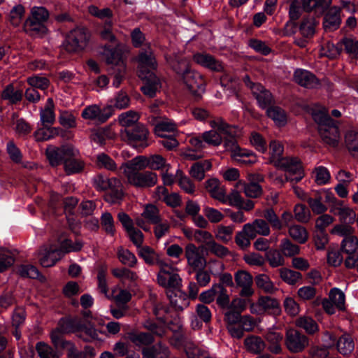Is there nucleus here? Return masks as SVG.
<instances>
[{"mask_svg": "<svg viewBox=\"0 0 358 358\" xmlns=\"http://www.w3.org/2000/svg\"><path fill=\"white\" fill-rule=\"evenodd\" d=\"M145 162V157L138 156L121 166L128 183L136 188H150L157 183L158 177L156 173L142 171L146 168Z\"/></svg>", "mask_w": 358, "mask_h": 358, "instance_id": "2", "label": "nucleus"}, {"mask_svg": "<svg viewBox=\"0 0 358 358\" xmlns=\"http://www.w3.org/2000/svg\"><path fill=\"white\" fill-rule=\"evenodd\" d=\"M113 109L111 106H108L101 109L96 105L86 107L82 112V117L86 120H97L103 123L112 115Z\"/></svg>", "mask_w": 358, "mask_h": 358, "instance_id": "14", "label": "nucleus"}, {"mask_svg": "<svg viewBox=\"0 0 358 358\" xmlns=\"http://www.w3.org/2000/svg\"><path fill=\"white\" fill-rule=\"evenodd\" d=\"M280 278L286 283L293 285L302 278V275L298 271H295L287 268L279 269Z\"/></svg>", "mask_w": 358, "mask_h": 358, "instance_id": "52", "label": "nucleus"}, {"mask_svg": "<svg viewBox=\"0 0 358 358\" xmlns=\"http://www.w3.org/2000/svg\"><path fill=\"white\" fill-rule=\"evenodd\" d=\"M89 36L84 28L73 29L67 35L64 44L66 51L75 52L83 50L88 42Z\"/></svg>", "mask_w": 358, "mask_h": 358, "instance_id": "8", "label": "nucleus"}, {"mask_svg": "<svg viewBox=\"0 0 358 358\" xmlns=\"http://www.w3.org/2000/svg\"><path fill=\"white\" fill-rule=\"evenodd\" d=\"M55 104L52 98H49L43 109L41 110L40 117L43 126H52L55 121L54 112Z\"/></svg>", "mask_w": 358, "mask_h": 358, "instance_id": "29", "label": "nucleus"}, {"mask_svg": "<svg viewBox=\"0 0 358 358\" xmlns=\"http://www.w3.org/2000/svg\"><path fill=\"white\" fill-rule=\"evenodd\" d=\"M294 81L302 87L313 88L318 85L316 76L310 71L296 69L294 74Z\"/></svg>", "mask_w": 358, "mask_h": 358, "instance_id": "22", "label": "nucleus"}, {"mask_svg": "<svg viewBox=\"0 0 358 358\" xmlns=\"http://www.w3.org/2000/svg\"><path fill=\"white\" fill-rule=\"evenodd\" d=\"M117 257L122 264L129 267H134L137 263L135 255L129 250L122 247L117 250Z\"/></svg>", "mask_w": 358, "mask_h": 358, "instance_id": "57", "label": "nucleus"}, {"mask_svg": "<svg viewBox=\"0 0 358 358\" xmlns=\"http://www.w3.org/2000/svg\"><path fill=\"white\" fill-rule=\"evenodd\" d=\"M340 44L343 46L345 52L350 57L358 58V40L345 37L341 41Z\"/></svg>", "mask_w": 358, "mask_h": 358, "instance_id": "56", "label": "nucleus"}, {"mask_svg": "<svg viewBox=\"0 0 358 358\" xmlns=\"http://www.w3.org/2000/svg\"><path fill=\"white\" fill-rule=\"evenodd\" d=\"M166 296L171 305L176 310L182 311L189 305V299L187 295L180 290L169 289L166 291Z\"/></svg>", "mask_w": 358, "mask_h": 358, "instance_id": "20", "label": "nucleus"}, {"mask_svg": "<svg viewBox=\"0 0 358 358\" xmlns=\"http://www.w3.org/2000/svg\"><path fill=\"white\" fill-rule=\"evenodd\" d=\"M103 55L106 58V63L110 66L119 69L120 65H126L122 59V55L115 48H110L105 45Z\"/></svg>", "mask_w": 358, "mask_h": 358, "instance_id": "30", "label": "nucleus"}, {"mask_svg": "<svg viewBox=\"0 0 358 358\" xmlns=\"http://www.w3.org/2000/svg\"><path fill=\"white\" fill-rule=\"evenodd\" d=\"M263 217L273 229L278 230L282 229V222L272 208L265 209L263 211Z\"/></svg>", "mask_w": 358, "mask_h": 358, "instance_id": "61", "label": "nucleus"}, {"mask_svg": "<svg viewBox=\"0 0 358 358\" xmlns=\"http://www.w3.org/2000/svg\"><path fill=\"white\" fill-rule=\"evenodd\" d=\"M317 24V22L315 17H303L299 26V31L303 38H312L315 33V27Z\"/></svg>", "mask_w": 358, "mask_h": 358, "instance_id": "33", "label": "nucleus"}, {"mask_svg": "<svg viewBox=\"0 0 358 358\" xmlns=\"http://www.w3.org/2000/svg\"><path fill=\"white\" fill-rule=\"evenodd\" d=\"M211 162L208 160H204L194 163L190 169V175L198 180H202L205 177L206 171L210 169Z\"/></svg>", "mask_w": 358, "mask_h": 358, "instance_id": "36", "label": "nucleus"}, {"mask_svg": "<svg viewBox=\"0 0 358 358\" xmlns=\"http://www.w3.org/2000/svg\"><path fill=\"white\" fill-rule=\"evenodd\" d=\"M327 126V132L324 134L327 136L326 138L323 136V134L322 132H319L322 141L325 145L329 147L336 148L338 146L341 139L338 122L335 120Z\"/></svg>", "mask_w": 358, "mask_h": 358, "instance_id": "19", "label": "nucleus"}, {"mask_svg": "<svg viewBox=\"0 0 358 358\" xmlns=\"http://www.w3.org/2000/svg\"><path fill=\"white\" fill-rule=\"evenodd\" d=\"M244 345L246 350L252 354L259 355L266 348L264 340L258 336L250 335L244 339Z\"/></svg>", "mask_w": 358, "mask_h": 358, "instance_id": "25", "label": "nucleus"}, {"mask_svg": "<svg viewBox=\"0 0 358 358\" xmlns=\"http://www.w3.org/2000/svg\"><path fill=\"white\" fill-rule=\"evenodd\" d=\"M341 8L332 6L329 8L324 16L323 27L326 31H334L338 29L341 23Z\"/></svg>", "mask_w": 358, "mask_h": 358, "instance_id": "15", "label": "nucleus"}, {"mask_svg": "<svg viewBox=\"0 0 358 358\" xmlns=\"http://www.w3.org/2000/svg\"><path fill=\"white\" fill-rule=\"evenodd\" d=\"M204 247H196L193 243H189L185 247V257L188 265L194 270L205 268L207 264L203 256Z\"/></svg>", "mask_w": 358, "mask_h": 358, "instance_id": "9", "label": "nucleus"}, {"mask_svg": "<svg viewBox=\"0 0 358 358\" xmlns=\"http://www.w3.org/2000/svg\"><path fill=\"white\" fill-rule=\"evenodd\" d=\"M258 304L265 311H268L273 314H278L280 311L278 301L271 296H261L259 299Z\"/></svg>", "mask_w": 358, "mask_h": 358, "instance_id": "43", "label": "nucleus"}, {"mask_svg": "<svg viewBox=\"0 0 358 358\" xmlns=\"http://www.w3.org/2000/svg\"><path fill=\"white\" fill-rule=\"evenodd\" d=\"M75 156L66 157L64 162V171L67 175L80 173L84 169V163L76 159Z\"/></svg>", "mask_w": 358, "mask_h": 358, "instance_id": "39", "label": "nucleus"}, {"mask_svg": "<svg viewBox=\"0 0 358 358\" xmlns=\"http://www.w3.org/2000/svg\"><path fill=\"white\" fill-rule=\"evenodd\" d=\"M280 250L285 257H293L299 254L300 248L299 245L294 244L288 238H284L281 241L280 245Z\"/></svg>", "mask_w": 358, "mask_h": 358, "instance_id": "59", "label": "nucleus"}, {"mask_svg": "<svg viewBox=\"0 0 358 358\" xmlns=\"http://www.w3.org/2000/svg\"><path fill=\"white\" fill-rule=\"evenodd\" d=\"M313 117L315 122L318 124L319 132H322L323 134V136L326 138L327 136L324 134L327 132V125L329 124L331 122L335 120H333L329 115L321 111L314 113Z\"/></svg>", "mask_w": 358, "mask_h": 358, "instance_id": "51", "label": "nucleus"}, {"mask_svg": "<svg viewBox=\"0 0 358 358\" xmlns=\"http://www.w3.org/2000/svg\"><path fill=\"white\" fill-rule=\"evenodd\" d=\"M285 345L292 353L302 352L309 345V338L295 329H289L285 332Z\"/></svg>", "mask_w": 358, "mask_h": 358, "instance_id": "5", "label": "nucleus"}, {"mask_svg": "<svg viewBox=\"0 0 358 358\" xmlns=\"http://www.w3.org/2000/svg\"><path fill=\"white\" fill-rule=\"evenodd\" d=\"M38 255L40 264L43 267L54 266L62 257L61 251L52 245H42L38 250Z\"/></svg>", "mask_w": 358, "mask_h": 358, "instance_id": "12", "label": "nucleus"}, {"mask_svg": "<svg viewBox=\"0 0 358 358\" xmlns=\"http://www.w3.org/2000/svg\"><path fill=\"white\" fill-rule=\"evenodd\" d=\"M64 333H63V331H62L58 327L51 331V341L55 347V349L57 351L59 350H64V348L70 346L72 343L71 342L66 341L64 338Z\"/></svg>", "mask_w": 358, "mask_h": 358, "instance_id": "44", "label": "nucleus"}, {"mask_svg": "<svg viewBox=\"0 0 358 358\" xmlns=\"http://www.w3.org/2000/svg\"><path fill=\"white\" fill-rule=\"evenodd\" d=\"M146 167L148 166L152 170H160L164 168H170V164L166 163V159L161 155H155L151 156L149 159L146 158Z\"/></svg>", "mask_w": 358, "mask_h": 358, "instance_id": "58", "label": "nucleus"}, {"mask_svg": "<svg viewBox=\"0 0 358 358\" xmlns=\"http://www.w3.org/2000/svg\"><path fill=\"white\" fill-rule=\"evenodd\" d=\"M296 327L301 328L308 334H314L318 331V325L317 322L310 317L301 316L295 321Z\"/></svg>", "mask_w": 358, "mask_h": 358, "instance_id": "38", "label": "nucleus"}, {"mask_svg": "<svg viewBox=\"0 0 358 358\" xmlns=\"http://www.w3.org/2000/svg\"><path fill=\"white\" fill-rule=\"evenodd\" d=\"M1 98L8 100L11 104L20 102L22 99V91L15 90L13 84L8 85L1 93Z\"/></svg>", "mask_w": 358, "mask_h": 358, "instance_id": "42", "label": "nucleus"}, {"mask_svg": "<svg viewBox=\"0 0 358 358\" xmlns=\"http://www.w3.org/2000/svg\"><path fill=\"white\" fill-rule=\"evenodd\" d=\"M255 238L249 227L243 225L241 231H238L235 236V243L241 249L245 250L250 245V240Z\"/></svg>", "mask_w": 358, "mask_h": 358, "instance_id": "32", "label": "nucleus"}, {"mask_svg": "<svg viewBox=\"0 0 358 358\" xmlns=\"http://www.w3.org/2000/svg\"><path fill=\"white\" fill-rule=\"evenodd\" d=\"M78 152L72 145H66L60 148L47 149L46 156L51 166H57L62 162L64 163L66 157L75 156Z\"/></svg>", "mask_w": 358, "mask_h": 358, "instance_id": "11", "label": "nucleus"}, {"mask_svg": "<svg viewBox=\"0 0 358 358\" xmlns=\"http://www.w3.org/2000/svg\"><path fill=\"white\" fill-rule=\"evenodd\" d=\"M358 248V239L355 236L344 238L341 243V250L348 255H352Z\"/></svg>", "mask_w": 358, "mask_h": 358, "instance_id": "64", "label": "nucleus"}, {"mask_svg": "<svg viewBox=\"0 0 358 358\" xmlns=\"http://www.w3.org/2000/svg\"><path fill=\"white\" fill-rule=\"evenodd\" d=\"M149 134L146 127L139 122L129 129L120 131L121 138L139 150L148 146Z\"/></svg>", "mask_w": 358, "mask_h": 358, "instance_id": "4", "label": "nucleus"}, {"mask_svg": "<svg viewBox=\"0 0 358 358\" xmlns=\"http://www.w3.org/2000/svg\"><path fill=\"white\" fill-rule=\"evenodd\" d=\"M213 127H217V129L223 134L226 135L225 146L227 148L233 149L236 147V141L235 139L237 135V127L229 124L222 118L219 117L210 122Z\"/></svg>", "mask_w": 358, "mask_h": 358, "instance_id": "10", "label": "nucleus"}, {"mask_svg": "<svg viewBox=\"0 0 358 358\" xmlns=\"http://www.w3.org/2000/svg\"><path fill=\"white\" fill-rule=\"evenodd\" d=\"M112 137L110 129L108 127H102L94 129L91 131V139L99 143V145H104L106 140Z\"/></svg>", "mask_w": 358, "mask_h": 358, "instance_id": "50", "label": "nucleus"}, {"mask_svg": "<svg viewBox=\"0 0 358 358\" xmlns=\"http://www.w3.org/2000/svg\"><path fill=\"white\" fill-rule=\"evenodd\" d=\"M166 61L171 69L182 78L191 71L188 59L182 55L173 54L166 57Z\"/></svg>", "mask_w": 358, "mask_h": 358, "instance_id": "16", "label": "nucleus"}, {"mask_svg": "<svg viewBox=\"0 0 358 358\" xmlns=\"http://www.w3.org/2000/svg\"><path fill=\"white\" fill-rule=\"evenodd\" d=\"M289 236L300 244L305 243L308 238V232L305 227L301 225H293L289 229Z\"/></svg>", "mask_w": 358, "mask_h": 358, "instance_id": "54", "label": "nucleus"}, {"mask_svg": "<svg viewBox=\"0 0 358 358\" xmlns=\"http://www.w3.org/2000/svg\"><path fill=\"white\" fill-rule=\"evenodd\" d=\"M83 246V243L80 240H76L75 242L69 238H65L61 241L59 251H61V255L63 257L64 254L79 252Z\"/></svg>", "mask_w": 358, "mask_h": 358, "instance_id": "45", "label": "nucleus"}, {"mask_svg": "<svg viewBox=\"0 0 358 358\" xmlns=\"http://www.w3.org/2000/svg\"><path fill=\"white\" fill-rule=\"evenodd\" d=\"M345 143L350 155L358 159V132H347L345 136Z\"/></svg>", "mask_w": 358, "mask_h": 358, "instance_id": "35", "label": "nucleus"}, {"mask_svg": "<svg viewBox=\"0 0 358 358\" xmlns=\"http://www.w3.org/2000/svg\"><path fill=\"white\" fill-rule=\"evenodd\" d=\"M184 83L192 94L195 101L201 99L205 91L206 83L201 74L195 71H190L182 78Z\"/></svg>", "mask_w": 358, "mask_h": 358, "instance_id": "7", "label": "nucleus"}, {"mask_svg": "<svg viewBox=\"0 0 358 358\" xmlns=\"http://www.w3.org/2000/svg\"><path fill=\"white\" fill-rule=\"evenodd\" d=\"M246 225L249 227L255 238L257 235L266 236L270 234L268 223L264 219H255L252 222L248 223Z\"/></svg>", "mask_w": 358, "mask_h": 358, "instance_id": "31", "label": "nucleus"}, {"mask_svg": "<svg viewBox=\"0 0 358 358\" xmlns=\"http://www.w3.org/2000/svg\"><path fill=\"white\" fill-rule=\"evenodd\" d=\"M266 114L280 127L284 126L287 122V115L285 110L278 106L268 108Z\"/></svg>", "mask_w": 358, "mask_h": 358, "instance_id": "46", "label": "nucleus"}, {"mask_svg": "<svg viewBox=\"0 0 358 358\" xmlns=\"http://www.w3.org/2000/svg\"><path fill=\"white\" fill-rule=\"evenodd\" d=\"M278 169H282L290 174L292 172H298L302 168L301 162L297 157H286L278 162L275 165Z\"/></svg>", "mask_w": 358, "mask_h": 358, "instance_id": "28", "label": "nucleus"}, {"mask_svg": "<svg viewBox=\"0 0 358 358\" xmlns=\"http://www.w3.org/2000/svg\"><path fill=\"white\" fill-rule=\"evenodd\" d=\"M157 282L164 287L176 288L180 285L181 279L179 275L174 272L173 268L166 264L159 269Z\"/></svg>", "mask_w": 358, "mask_h": 358, "instance_id": "13", "label": "nucleus"}, {"mask_svg": "<svg viewBox=\"0 0 358 358\" xmlns=\"http://www.w3.org/2000/svg\"><path fill=\"white\" fill-rule=\"evenodd\" d=\"M82 320L78 317H63L58 322V327L63 333H78Z\"/></svg>", "mask_w": 358, "mask_h": 358, "instance_id": "27", "label": "nucleus"}, {"mask_svg": "<svg viewBox=\"0 0 358 358\" xmlns=\"http://www.w3.org/2000/svg\"><path fill=\"white\" fill-rule=\"evenodd\" d=\"M25 13L24 7L22 4L14 6L8 15V21L13 27H18Z\"/></svg>", "mask_w": 358, "mask_h": 358, "instance_id": "49", "label": "nucleus"}, {"mask_svg": "<svg viewBox=\"0 0 358 358\" xmlns=\"http://www.w3.org/2000/svg\"><path fill=\"white\" fill-rule=\"evenodd\" d=\"M205 187L215 199L225 203H227L226 190L220 185V181L216 178H211L206 182Z\"/></svg>", "mask_w": 358, "mask_h": 358, "instance_id": "23", "label": "nucleus"}, {"mask_svg": "<svg viewBox=\"0 0 358 358\" xmlns=\"http://www.w3.org/2000/svg\"><path fill=\"white\" fill-rule=\"evenodd\" d=\"M136 61L138 62V76L143 81L141 90L142 92L152 98L161 87L159 79L153 71L157 68V62L152 50L148 47L139 52Z\"/></svg>", "mask_w": 358, "mask_h": 358, "instance_id": "1", "label": "nucleus"}, {"mask_svg": "<svg viewBox=\"0 0 358 358\" xmlns=\"http://www.w3.org/2000/svg\"><path fill=\"white\" fill-rule=\"evenodd\" d=\"M234 278L237 286L242 288L240 292L241 296L248 297L253 294L252 277L248 272L238 271L235 273Z\"/></svg>", "mask_w": 358, "mask_h": 358, "instance_id": "17", "label": "nucleus"}, {"mask_svg": "<svg viewBox=\"0 0 358 358\" xmlns=\"http://www.w3.org/2000/svg\"><path fill=\"white\" fill-rule=\"evenodd\" d=\"M139 120L138 114L133 110H129L121 114L118 120L120 124L124 127L122 130H127L137 124Z\"/></svg>", "mask_w": 358, "mask_h": 358, "instance_id": "40", "label": "nucleus"}, {"mask_svg": "<svg viewBox=\"0 0 358 358\" xmlns=\"http://www.w3.org/2000/svg\"><path fill=\"white\" fill-rule=\"evenodd\" d=\"M269 162L275 166L278 162L284 158L283 157H282V155L284 151V147L279 141H271L269 144Z\"/></svg>", "mask_w": 358, "mask_h": 358, "instance_id": "48", "label": "nucleus"}, {"mask_svg": "<svg viewBox=\"0 0 358 358\" xmlns=\"http://www.w3.org/2000/svg\"><path fill=\"white\" fill-rule=\"evenodd\" d=\"M36 350L40 358H59V352L44 342H38Z\"/></svg>", "mask_w": 358, "mask_h": 358, "instance_id": "47", "label": "nucleus"}, {"mask_svg": "<svg viewBox=\"0 0 358 358\" xmlns=\"http://www.w3.org/2000/svg\"><path fill=\"white\" fill-rule=\"evenodd\" d=\"M129 339L136 345H148L155 341L152 334L145 332L129 334Z\"/></svg>", "mask_w": 358, "mask_h": 358, "instance_id": "55", "label": "nucleus"}, {"mask_svg": "<svg viewBox=\"0 0 358 358\" xmlns=\"http://www.w3.org/2000/svg\"><path fill=\"white\" fill-rule=\"evenodd\" d=\"M115 186H113V183L108 187V190H109L104 195V200L107 203L110 204L120 203L124 196L122 189V184L118 178H116Z\"/></svg>", "mask_w": 358, "mask_h": 358, "instance_id": "24", "label": "nucleus"}, {"mask_svg": "<svg viewBox=\"0 0 358 358\" xmlns=\"http://www.w3.org/2000/svg\"><path fill=\"white\" fill-rule=\"evenodd\" d=\"M322 196L320 192H315L313 196H308L306 199V202L308 203L312 211L317 214H322L324 213L327 208L322 202Z\"/></svg>", "mask_w": 358, "mask_h": 358, "instance_id": "41", "label": "nucleus"}, {"mask_svg": "<svg viewBox=\"0 0 358 358\" xmlns=\"http://www.w3.org/2000/svg\"><path fill=\"white\" fill-rule=\"evenodd\" d=\"M216 303L222 309H227L230 307V298L227 289L221 284H218L217 290Z\"/></svg>", "mask_w": 358, "mask_h": 358, "instance_id": "60", "label": "nucleus"}, {"mask_svg": "<svg viewBox=\"0 0 358 358\" xmlns=\"http://www.w3.org/2000/svg\"><path fill=\"white\" fill-rule=\"evenodd\" d=\"M152 122L155 124L154 132L160 137H165L164 131H173L176 129V124L171 122L155 120Z\"/></svg>", "mask_w": 358, "mask_h": 358, "instance_id": "62", "label": "nucleus"}, {"mask_svg": "<svg viewBox=\"0 0 358 358\" xmlns=\"http://www.w3.org/2000/svg\"><path fill=\"white\" fill-rule=\"evenodd\" d=\"M50 13L43 6H34L31 8L29 16L23 23V30L33 37L42 38L47 34L48 29L45 25Z\"/></svg>", "mask_w": 358, "mask_h": 358, "instance_id": "3", "label": "nucleus"}, {"mask_svg": "<svg viewBox=\"0 0 358 358\" xmlns=\"http://www.w3.org/2000/svg\"><path fill=\"white\" fill-rule=\"evenodd\" d=\"M238 188H242L246 196L250 198H258L262 193L263 190L262 187L253 181L246 184L244 182L238 181L236 184Z\"/></svg>", "mask_w": 358, "mask_h": 358, "instance_id": "34", "label": "nucleus"}, {"mask_svg": "<svg viewBox=\"0 0 358 358\" xmlns=\"http://www.w3.org/2000/svg\"><path fill=\"white\" fill-rule=\"evenodd\" d=\"M206 249L219 258H223L230 252L227 247L217 243L215 240L208 243Z\"/></svg>", "mask_w": 358, "mask_h": 358, "instance_id": "63", "label": "nucleus"}, {"mask_svg": "<svg viewBox=\"0 0 358 358\" xmlns=\"http://www.w3.org/2000/svg\"><path fill=\"white\" fill-rule=\"evenodd\" d=\"M193 59L198 64L211 71L220 72L224 69L222 63L210 54L196 53L194 55Z\"/></svg>", "mask_w": 358, "mask_h": 358, "instance_id": "18", "label": "nucleus"}, {"mask_svg": "<svg viewBox=\"0 0 358 358\" xmlns=\"http://www.w3.org/2000/svg\"><path fill=\"white\" fill-rule=\"evenodd\" d=\"M138 255L144 260L145 264L153 266L158 265L159 269L166 263L160 259V256L150 246H142L138 251Z\"/></svg>", "mask_w": 358, "mask_h": 358, "instance_id": "21", "label": "nucleus"}, {"mask_svg": "<svg viewBox=\"0 0 358 358\" xmlns=\"http://www.w3.org/2000/svg\"><path fill=\"white\" fill-rule=\"evenodd\" d=\"M266 259L271 267L275 268L285 264L283 255L276 249H270L266 254Z\"/></svg>", "mask_w": 358, "mask_h": 358, "instance_id": "53", "label": "nucleus"}, {"mask_svg": "<svg viewBox=\"0 0 358 358\" xmlns=\"http://www.w3.org/2000/svg\"><path fill=\"white\" fill-rule=\"evenodd\" d=\"M243 80L246 87L251 90L252 95L257 99L261 108H266L274 102L271 93L262 84L253 83L248 75H245Z\"/></svg>", "mask_w": 358, "mask_h": 358, "instance_id": "6", "label": "nucleus"}, {"mask_svg": "<svg viewBox=\"0 0 358 358\" xmlns=\"http://www.w3.org/2000/svg\"><path fill=\"white\" fill-rule=\"evenodd\" d=\"M78 333V336L85 342H91L99 339L98 331L95 329L94 325L88 320L82 321Z\"/></svg>", "mask_w": 358, "mask_h": 358, "instance_id": "26", "label": "nucleus"}, {"mask_svg": "<svg viewBox=\"0 0 358 358\" xmlns=\"http://www.w3.org/2000/svg\"><path fill=\"white\" fill-rule=\"evenodd\" d=\"M354 341L349 334L342 335L336 343L338 351L343 355H350L354 350Z\"/></svg>", "mask_w": 358, "mask_h": 358, "instance_id": "37", "label": "nucleus"}]
</instances>
